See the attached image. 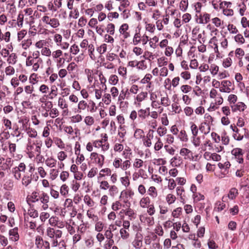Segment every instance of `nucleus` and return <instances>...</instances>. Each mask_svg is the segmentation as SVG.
<instances>
[{"label":"nucleus","instance_id":"f257e3e1","mask_svg":"<svg viewBox=\"0 0 249 249\" xmlns=\"http://www.w3.org/2000/svg\"><path fill=\"white\" fill-rule=\"evenodd\" d=\"M46 235L50 239L52 246L55 247L57 245V240L62 236V231L55 227H48L46 229Z\"/></svg>","mask_w":249,"mask_h":249},{"label":"nucleus","instance_id":"f03ea898","mask_svg":"<svg viewBox=\"0 0 249 249\" xmlns=\"http://www.w3.org/2000/svg\"><path fill=\"white\" fill-rule=\"evenodd\" d=\"M142 235L141 233L137 232L132 241L131 245L135 249H140L142 246Z\"/></svg>","mask_w":249,"mask_h":249},{"label":"nucleus","instance_id":"7ed1b4c3","mask_svg":"<svg viewBox=\"0 0 249 249\" xmlns=\"http://www.w3.org/2000/svg\"><path fill=\"white\" fill-rule=\"evenodd\" d=\"M231 153L239 163H242L243 162V152L242 149L239 148H234L232 150Z\"/></svg>","mask_w":249,"mask_h":249},{"label":"nucleus","instance_id":"20e7f679","mask_svg":"<svg viewBox=\"0 0 249 249\" xmlns=\"http://www.w3.org/2000/svg\"><path fill=\"white\" fill-rule=\"evenodd\" d=\"M49 196L47 193L44 192L40 193L39 201L42 204V208L43 210H46L48 208V203L49 202Z\"/></svg>","mask_w":249,"mask_h":249},{"label":"nucleus","instance_id":"39448f33","mask_svg":"<svg viewBox=\"0 0 249 249\" xmlns=\"http://www.w3.org/2000/svg\"><path fill=\"white\" fill-rule=\"evenodd\" d=\"M221 87H220V91L222 92L230 93L231 90L230 87L232 84L230 81L223 80L221 83Z\"/></svg>","mask_w":249,"mask_h":249},{"label":"nucleus","instance_id":"423d86ee","mask_svg":"<svg viewBox=\"0 0 249 249\" xmlns=\"http://www.w3.org/2000/svg\"><path fill=\"white\" fill-rule=\"evenodd\" d=\"M238 194V190L235 188H232L230 189L229 194L227 196H223L222 197V201L226 202L228 200V198L233 200L235 198Z\"/></svg>","mask_w":249,"mask_h":249},{"label":"nucleus","instance_id":"0eeeda50","mask_svg":"<svg viewBox=\"0 0 249 249\" xmlns=\"http://www.w3.org/2000/svg\"><path fill=\"white\" fill-rule=\"evenodd\" d=\"M10 239L13 241H17L19 239V234L18 233V227H15L11 229L9 231Z\"/></svg>","mask_w":249,"mask_h":249},{"label":"nucleus","instance_id":"6e6552de","mask_svg":"<svg viewBox=\"0 0 249 249\" xmlns=\"http://www.w3.org/2000/svg\"><path fill=\"white\" fill-rule=\"evenodd\" d=\"M231 110L233 112H235L237 110L240 111H244L245 109L246 106L243 102H238L235 104L231 105Z\"/></svg>","mask_w":249,"mask_h":249},{"label":"nucleus","instance_id":"1a4fd4ad","mask_svg":"<svg viewBox=\"0 0 249 249\" xmlns=\"http://www.w3.org/2000/svg\"><path fill=\"white\" fill-rule=\"evenodd\" d=\"M128 29V25L126 23L122 24L119 29V32L124 38H127L130 36L129 33L127 32Z\"/></svg>","mask_w":249,"mask_h":249},{"label":"nucleus","instance_id":"9d476101","mask_svg":"<svg viewBox=\"0 0 249 249\" xmlns=\"http://www.w3.org/2000/svg\"><path fill=\"white\" fill-rule=\"evenodd\" d=\"M32 175H24L22 178V184L25 187L29 185L32 182Z\"/></svg>","mask_w":249,"mask_h":249},{"label":"nucleus","instance_id":"9b49d317","mask_svg":"<svg viewBox=\"0 0 249 249\" xmlns=\"http://www.w3.org/2000/svg\"><path fill=\"white\" fill-rule=\"evenodd\" d=\"M177 194L178 196H179L180 200L181 202L183 203H185V199L184 198V195L183 193L184 192V188L181 186H178L176 188Z\"/></svg>","mask_w":249,"mask_h":249},{"label":"nucleus","instance_id":"f8f14e48","mask_svg":"<svg viewBox=\"0 0 249 249\" xmlns=\"http://www.w3.org/2000/svg\"><path fill=\"white\" fill-rule=\"evenodd\" d=\"M218 166L220 169L224 170V172L226 174L228 173V170L231 166V164L228 161L225 162L224 163L219 162L218 164Z\"/></svg>","mask_w":249,"mask_h":249},{"label":"nucleus","instance_id":"ddd939ff","mask_svg":"<svg viewBox=\"0 0 249 249\" xmlns=\"http://www.w3.org/2000/svg\"><path fill=\"white\" fill-rule=\"evenodd\" d=\"M35 245L37 249H41L44 245L43 238L40 235H37L35 239Z\"/></svg>","mask_w":249,"mask_h":249},{"label":"nucleus","instance_id":"4468645a","mask_svg":"<svg viewBox=\"0 0 249 249\" xmlns=\"http://www.w3.org/2000/svg\"><path fill=\"white\" fill-rule=\"evenodd\" d=\"M39 193L34 191L31 194L29 199L33 203L38 202L39 198Z\"/></svg>","mask_w":249,"mask_h":249},{"label":"nucleus","instance_id":"2eb2a0df","mask_svg":"<svg viewBox=\"0 0 249 249\" xmlns=\"http://www.w3.org/2000/svg\"><path fill=\"white\" fill-rule=\"evenodd\" d=\"M57 95V87L53 85L51 87V92L48 95V98L50 99H53L54 97H55Z\"/></svg>","mask_w":249,"mask_h":249},{"label":"nucleus","instance_id":"dca6fc26","mask_svg":"<svg viewBox=\"0 0 249 249\" xmlns=\"http://www.w3.org/2000/svg\"><path fill=\"white\" fill-rule=\"evenodd\" d=\"M190 129L193 136H196L198 133V128L197 125L193 122L190 123Z\"/></svg>","mask_w":249,"mask_h":249},{"label":"nucleus","instance_id":"f3484780","mask_svg":"<svg viewBox=\"0 0 249 249\" xmlns=\"http://www.w3.org/2000/svg\"><path fill=\"white\" fill-rule=\"evenodd\" d=\"M171 103V101L169 98L168 97L167 95H166L165 96L162 97L160 99V104L161 105L167 107L170 106Z\"/></svg>","mask_w":249,"mask_h":249},{"label":"nucleus","instance_id":"a211bd4d","mask_svg":"<svg viewBox=\"0 0 249 249\" xmlns=\"http://www.w3.org/2000/svg\"><path fill=\"white\" fill-rule=\"evenodd\" d=\"M17 56L15 53H12L9 55L7 61L9 64L14 65L17 62Z\"/></svg>","mask_w":249,"mask_h":249},{"label":"nucleus","instance_id":"6ab92c4d","mask_svg":"<svg viewBox=\"0 0 249 249\" xmlns=\"http://www.w3.org/2000/svg\"><path fill=\"white\" fill-rule=\"evenodd\" d=\"M88 103L84 100L80 101L78 104V112H81L82 110H84L87 108Z\"/></svg>","mask_w":249,"mask_h":249},{"label":"nucleus","instance_id":"aec40b11","mask_svg":"<svg viewBox=\"0 0 249 249\" xmlns=\"http://www.w3.org/2000/svg\"><path fill=\"white\" fill-rule=\"evenodd\" d=\"M181 163V158L180 157L175 156L171 160V164L172 166H177L179 165Z\"/></svg>","mask_w":249,"mask_h":249},{"label":"nucleus","instance_id":"412c9836","mask_svg":"<svg viewBox=\"0 0 249 249\" xmlns=\"http://www.w3.org/2000/svg\"><path fill=\"white\" fill-rule=\"evenodd\" d=\"M150 203V199L148 197L142 198L140 201V205L142 208H146Z\"/></svg>","mask_w":249,"mask_h":249},{"label":"nucleus","instance_id":"4be33fe9","mask_svg":"<svg viewBox=\"0 0 249 249\" xmlns=\"http://www.w3.org/2000/svg\"><path fill=\"white\" fill-rule=\"evenodd\" d=\"M56 162V160L52 158H48L45 160L46 164L50 168L54 167Z\"/></svg>","mask_w":249,"mask_h":249},{"label":"nucleus","instance_id":"5701e85b","mask_svg":"<svg viewBox=\"0 0 249 249\" xmlns=\"http://www.w3.org/2000/svg\"><path fill=\"white\" fill-rule=\"evenodd\" d=\"M69 191V188L66 184H63L60 187V192L63 196H67L68 195Z\"/></svg>","mask_w":249,"mask_h":249},{"label":"nucleus","instance_id":"b1692460","mask_svg":"<svg viewBox=\"0 0 249 249\" xmlns=\"http://www.w3.org/2000/svg\"><path fill=\"white\" fill-rule=\"evenodd\" d=\"M48 25L53 28H56L60 25L59 20L56 18H51Z\"/></svg>","mask_w":249,"mask_h":249},{"label":"nucleus","instance_id":"393cba45","mask_svg":"<svg viewBox=\"0 0 249 249\" xmlns=\"http://www.w3.org/2000/svg\"><path fill=\"white\" fill-rule=\"evenodd\" d=\"M87 109L88 111H89L91 113L94 112L96 110V107L95 103L91 100L89 101Z\"/></svg>","mask_w":249,"mask_h":249},{"label":"nucleus","instance_id":"a878e982","mask_svg":"<svg viewBox=\"0 0 249 249\" xmlns=\"http://www.w3.org/2000/svg\"><path fill=\"white\" fill-rule=\"evenodd\" d=\"M58 105L62 109L68 108V105L66 100L63 98L59 97L58 101Z\"/></svg>","mask_w":249,"mask_h":249},{"label":"nucleus","instance_id":"bb28decb","mask_svg":"<svg viewBox=\"0 0 249 249\" xmlns=\"http://www.w3.org/2000/svg\"><path fill=\"white\" fill-rule=\"evenodd\" d=\"M148 194L153 198H155L158 196V193L156 188L154 186H151L148 190Z\"/></svg>","mask_w":249,"mask_h":249},{"label":"nucleus","instance_id":"cd10ccee","mask_svg":"<svg viewBox=\"0 0 249 249\" xmlns=\"http://www.w3.org/2000/svg\"><path fill=\"white\" fill-rule=\"evenodd\" d=\"M210 16L209 14H204L203 16H202L200 18V23L206 24L209 21Z\"/></svg>","mask_w":249,"mask_h":249},{"label":"nucleus","instance_id":"c85d7f7f","mask_svg":"<svg viewBox=\"0 0 249 249\" xmlns=\"http://www.w3.org/2000/svg\"><path fill=\"white\" fill-rule=\"evenodd\" d=\"M71 189L76 192L79 188L80 185V184L76 180H72L70 184Z\"/></svg>","mask_w":249,"mask_h":249},{"label":"nucleus","instance_id":"c756f323","mask_svg":"<svg viewBox=\"0 0 249 249\" xmlns=\"http://www.w3.org/2000/svg\"><path fill=\"white\" fill-rule=\"evenodd\" d=\"M138 117L142 120L146 119L147 116L146 110H144L143 109H140L138 111Z\"/></svg>","mask_w":249,"mask_h":249},{"label":"nucleus","instance_id":"7c9ffc66","mask_svg":"<svg viewBox=\"0 0 249 249\" xmlns=\"http://www.w3.org/2000/svg\"><path fill=\"white\" fill-rule=\"evenodd\" d=\"M126 230L127 229H121L120 230L121 237L123 239H127L129 237V233Z\"/></svg>","mask_w":249,"mask_h":249},{"label":"nucleus","instance_id":"2f4dec72","mask_svg":"<svg viewBox=\"0 0 249 249\" xmlns=\"http://www.w3.org/2000/svg\"><path fill=\"white\" fill-rule=\"evenodd\" d=\"M26 130L30 137L36 138L37 136V133L35 129L29 127L28 128H27Z\"/></svg>","mask_w":249,"mask_h":249},{"label":"nucleus","instance_id":"473e14b6","mask_svg":"<svg viewBox=\"0 0 249 249\" xmlns=\"http://www.w3.org/2000/svg\"><path fill=\"white\" fill-rule=\"evenodd\" d=\"M131 166V162L130 160H127L122 162L121 169L123 171H126Z\"/></svg>","mask_w":249,"mask_h":249},{"label":"nucleus","instance_id":"72a5a7b5","mask_svg":"<svg viewBox=\"0 0 249 249\" xmlns=\"http://www.w3.org/2000/svg\"><path fill=\"white\" fill-rule=\"evenodd\" d=\"M104 156L103 155H100L97 159L95 160V161L98 164L99 167H102L104 163Z\"/></svg>","mask_w":249,"mask_h":249},{"label":"nucleus","instance_id":"f704fd0d","mask_svg":"<svg viewBox=\"0 0 249 249\" xmlns=\"http://www.w3.org/2000/svg\"><path fill=\"white\" fill-rule=\"evenodd\" d=\"M176 199V196L171 194H168L166 197V200L169 205L174 203Z\"/></svg>","mask_w":249,"mask_h":249},{"label":"nucleus","instance_id":"c9c22d12","mask_svg":"<svg viewBox=\"0 0 249 249\" xmlns=\"http://www.w3.org/2000/svg\"><path fill=\"white\" fill-rule=\"evenodd\" d=\"M111 227H113L114 226L110 225L109 226L108 229H107V230H106L105 231V233L104 234V236L106 237V238L107 240H113L112 237H113V234L111 232V228H110Z\"/></svg>","mask_w":249,"mask_h":249},{"label":"nucleus","instance_id":"e433bc0d","mask_svg":"<svg viewBox=\"0 0 249 249\" xmlns=\"http://www.w3.org/2000/svg\"><path fill=\"white\" fill-rule=\"evenodd\" d=\"M15 69L11 66L6 67L5 69V73L6 76H11L15 73Z\"/></svg>","mask_w":249,"mask_h":249},{"label":"nucleus","instance_id":"4c0bfd02","mask_svg":"<svg viewBox=\"0 0 249 249\" xmlns=\"http://www.w3.org/2000/svg\"><path fill=\"white\" fill-rule=\"evenodd\" d=\"M118 76L116 75L112 74L110 76L108 82L110 84L115 85L118 82Z\"/></svg>","mask_w":249,"mask_h":249},{"label":"nucleus","instance_id":"58836bf2","mask_svg":"<svg viewBox=\"0 0 249 249\" xmlns=\"http://www.w3.org/2000/svg\"><path fill=\"white\" fill-rule=\"evenodd\" d=\"M59 221V218L56 216H53L49 219V224L53 227H56L57 222Z\"/></svg>","mask_w":249,"mask_h":249},{"label":"nucleus","instance_id":"ea45409f","mask_svg":"<svg viewBox=\"0 0 249 249\" xmlns=\"http://www.w3.org/2000/svg\"><path fill=\"white\" fill-rule=\"evenodd\" d=\"M23 18H24V15L22 13H19L18 16L17 23V25L19 27H22L23 26Z\"/></svg>","mask_w":249,"mask_h":249},{"label":"nucleus","instance_id":"a19ab883","mask_svg":"<svg viewBox=\"0 0 249 249\" xmlns=\"http://www.w3.org/2000/svg\"><path fill=\"white\" fill-rule=\"evenodd\" d=\"M12 172L14 174V178L17 180H19L21 177L20 171L18 170L17 167H14L12 169Z\"/></svg>","mask_w":249,"mask_h":249},{"label":"nucleus","instance_id":"79ce46f5","mask_svg":"<svg viewBox=\"0 0 249 249\" xmlns=\"http://www.w3.org/2000/svg\"><path fill=\"white\" fill-rule=\"evenodd\" d=\"M192 142L195 147H198L200 145L201 140L200 137H198L197 135L196 136H192Z\"/></svg>","mask_w":249,"mask_h":249},{"label":"nucleus","instance_id":"37998d69","mask_svg":"<svg viewBox=\"0 0 249 249\" xmlns=\"http://www.w3.org/2000/svg\"><path fill=\"white\" fill-rule=\"evenodd\" d=\"M122 160L120 158H116L113 162V165L115 168H121Z\"/></svg>","mask_w":249,"mask_h":249},{"label":"nucleus","instance_id":"c03bdc74","mask_svg":"<svg viewBox=\"0 0 249 249\" xmlns=\"http://www.w3.org/2000/svg\"><path fill=\"white\" fill-rule=\"evenodd\" d=\"M107 32L110 35H113L115 32V26L112 23H109L107 27Z\"/></svg>","mask_w":249,"mask_h":249},{"label":"nucleus","instance_id":"a18cd8bd","mask_svg":"<svg viewBox=\"0 0 249 249\" xmlns=\"http://www.w3.org/2000/svg\"><path fill=\"white\" fill-rule=\"evenodd\" d=\"M152 78V75L150 73H147L145 75L144 78L141 80V83L142 84L149 83L150 85H151V83L150 82V81Z\"/></svg>","mask_w":249,"mask_h":249},{"label":"nucleus","instance_id":"49530a36","mask_svg":"<svg viewBox=\"0 0 249 249\" xmlns=\"http://www.w3.org/2000/svg\"><path fill=\"white\" fill-rule=\"evenodd\" d=\"M109 192L110 196H114L118 192V188L115 185H112L109 188Z\"/></svg>","mask_w":249,"mask_h":249},{"label":"nucleus","instance_id":"de8ad7c7","mask_svg":"<svg viewBox=\"0 0 249 249\" xmlns=\"http://www.w3.org/2000/svg\"><path fill=\"white\" fill-rule=\"evenodd\" d=\"M142 57L145 59L148 60L149 61H151L154 59L153 53L148 51L145 52Z\"/></svg>","mask_w":249,"mask_h":249},{"label":"nucleus","instance_id":"09e8293b","mask_svg":"<svg viewBox=\"0 0 249 249\" xmlns=\"http://www.w3.org/2000/svg\"><path fill=\"white\" fill-rule=\"evenodd\" d=\"M121 183L125 187H128L130 184V181L128 177H124L120 178Z\"/></svg>","mask_w":249,"mask_h":249},{"label":"nucleus","instance_id":"8fccbe9b","mask_svg":"<svg viewBox=\"0 0 249 249\" xmlns=\"http://www.w3.org/2000/svg\"><path fill=\"white\" fill-rule=\"evenodd\" d=\"M41 53L42 55L50 56L52 54L51 51L48 47H44L41 49Z\"/></svg>","mask_w":249,"mask_h":249},{"label":"nucleus","instance_id":"3c124183","mask_svg":"<svg viewBox=\"0 0 249 249\" xmlns=\"http://www.w3.org/2000/svg\"><path fill=\"white\" fill-rule=\"evenodd\" d=\"M28 213L31 217L36 218L38 216L37 211L34 209H31L28 211Z\"/></svg>","mask_w":249,"mask_h":249},{"label":"nucleus","instance_id":"603ef678","mask_svg":"<svg viewBox=\"0 0 249 249\" xmlns=\"http://www.w3.org/2000/svg\"><path fill=\"white\" fill-rule=\"evenodd\" d=\"M147 95L146 92H142L140 93L136 97V100L138 102H142L144 100Z\"/></svg>","mask_w":249,"mask_h":249},{"label":"nucleus","instance_id":"864d4df0","mask_svg":"<svg viewBox=\"0 0 249 249\" xmlns=\"http://www.w3.org/2000/svg\"><path fill=\"white\" fill-rule=\"evenodd\" d=\"M87 215L89 218L92 219V220L95 222H97L98 220L97 215L94 214L91 210H88L87 211Z\"/></svg>","mask_w":249,"mask_h":249},{"label":"nucleus","instance_id":"5fc2aeb1","mask_svg":"<svg viewBox=\"0 0 249 249\" xmlns=\"http://www.w3.org/2000/svg\"><path fill=\"white\" fill-rule=\"evenodd\" d=\"M87 229V224L83 223L81 224L77 228V231L80 233H84Z\"/></svg>","mask_w":249,"mask_h":249},{"label":"nucleus","instance_id":"6e6d98bb","mask_svg":"<svg viewBox=\"0 0 249 249\" xmlns=\"http://www.w3.org/2000/svg\"><path fill=\"white\" fill-rule=\"evenodd\" d=\"M154 231L156 234L160 236H162L164 233L162 228L160 225H158L156 227Z\"/></svg>","mask_w":249,"mask_h":249},{"label":"nucleus","instance_id":"4d7b16f0","mask_svg":"<svg viewBox=\"0 0 249 249\" xmlns=\"http://www.w3.org/2000/svg\"><path fill=\"white\" fill-rule=\"evenodd\" d=\"M49 115L52 118H54L59 115V111L56 108H53L51 109Z\"/></svg>","mask_w":249,"mask_h":249},{"label":"nucleus","instance_id":"13d9d810","mask_svg":"<svg viewBox=\"0 0 249 249\" xmlns=\"http://www.w3.org/2000/svg\"><path fill=\"white\" fill-rule=\"evenodd\" d=\"M84 202L89 207H92L93 206L94 202L90 198V196L88 195L85 196L84 198Z\"/></svg>","mask_w":249,"mask_h":249},{"label":"nucleus","instance_id":"bf43d9fd","mask_svg":"<svg viewBox=\"0 0 249 249\" xmlns=\"http://www.w3.org/2000/svg\"><path fill=\"white\" fill-rule=\"evenodd\" d=\"M110 186L109 185V183L107 181H101L100 182V188L101 190H107V189H109Z\"/></svg>","mask_w":249,"mask_h":249},{"label":"nucleus","instance_id":"052dcab7","mask_svg":"<svg viewBox=\"0 0 249 249\" xmlns=\"http://www.w3.org/2000/svg\"><path fill=\"white\" fill-rule=\"evenodd\" d=\"M172 107L173 111L175 112V113L179 114L182 111L180 106L178 105V104H173L172 105Z\"/></svg>","mask_w":249,"mask_h":249},{"label":"nucleus","instance_id":"680f3d73","mask_svg":"<svg viewBox=\"0 0 249 249\" xmlns=\"http://www.w3.org/2000/svg\"><path fill=\"white\" fill-rule=\"evenodd\" d=\"M143 163V161L139 159H136L134 163L133 166L137 168H139L142 166Z\"/></svg>","mask_w":249,"mask_h":249},{"label":"nucleus","instance_id":"e2e57ef3","mask_svg":"<svg viewBox=\"0 0 249 249\" xmlns=\"http://www.w3.org/2000/svg\"><path fill=\"white\" fill-rule=\"evenodd\" d=\"M132 154L131 150L129 148L125 149L123 153V155L125 159H130Z\"/></svg>","mask_w":249,"mask_h":249},{"label":"nucleus","instance_id":"0e129e2a","mask_svg":"<svg viewBox=\"0 0 249 249\" xmlns=\"http://www.w3.org/2000/svg\"><path fill=\"white\" fill-rule=\"evenodd\" d=\"M53 59L59 58L62 54V52L60 50L53 51L51 54Z\"/></svg>","mask_w":249,"mask_h":249},{"label":"nucleus","instance_id":"69168bd1","mask_svg":"<svg viewBox=\"0 0 249 249\" xmlns=\"http://www.w3.org/2000/svg\"><path fill=\"white\" fill-rule=\"evenodd\" d=\"M143 134V131L141 129H137L134 133V137L136 139H141L142 138Z\"/></svg>","mask_w":249,"mask_h":249},{"label":"nucleus","instance_id":"338daca9","mask_svg":"<svg viewBox=\"0 0 249 249\" xmlns=\"http://www.w3.org/2000/svg\"><path fill=\"white\" fill-rule=\"evenodd\" d=\"M107 45L106 44H102L99 47H98L97 51L98 53L102 54L104 53L107 51Z\"/></svg>","mask_w":249,"mask_h":249},{"label":"nucleus","instance_id":"774afa93","mask_svg":"<svg viewBox=\"0 0 249 249\" xmlns=\"http://www.w3.org/2000/svg\"><path fill=\"white\" fill-rule=\"evenodd\" d=\"M114 244L113 240H107L104 245L105 249H111L113 247Z\"/></svg>","mask_w":249,"mask_h":249}]
</instances>
